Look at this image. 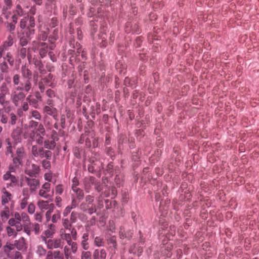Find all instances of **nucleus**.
<instances>
[{
	"instance_id": "nucleus-61",
	"label": "nucleus",
	"mask_w": 259,
	"mask_h": 259,
	"mask_svg": "<svg viewBox=\"0 0 259 259\" xmlns=\"http://www.w3.org/2000/svg\"><path fill=\"white\" fill-rule=\"evenodd\" d=\"M37 126V131L39 132V134L45 136L46 135V131L44 125L42 124H39Z\"/></svg>"
},
{
	"instance_id": "nucleus-48",
	"label": "nucleus",
	"mask_w": 259,
	"mask_h": 259,
	"mask_svg": "<svg viewBox=\"0 0 259 259\" xmlns=\"http://www.w3.org/2000/svg\"><path fill=\"white\" fill-rule=\"evenodd\" d=\"M52 253L54 259H64L63 254L60 250L52 251Z\"/></svg>"
},
{
	"instance_id": "nucleus-50",
	"label": "nucleus",
	"mask_w": 259,
	"mask_h": 259,
	"mask_svg": "<svg viewBox=\"0 0 259 259\" xmlns=\"http://www.w3.org/2000/svg\"><path fill=\"white\" fill-rule=\"evenodd\" d=\"M80 259H92V253L90 251H83L81 254Z\"/></svg>"
},
{
	"instance_id": "nucleus-40",
	"label": "nucleus",
	"mask_w": 259,
	"mask_h": 259,
	"mask_svg": "<svg viewBox=\"0 0 259 259\" xmlns=\"http://www.w3.org/2000/svg\"><path fill=\"white\" fill-rule=\"evenodd\" d=\"M23 230L28 236H30L32 231L31 222L29 224H24Z\"/></svg>"
},
{
	"instance_id": "nucleus-24",
	"label": "nucleus",
	"mask_w": 259,
	"mask_h": 259,
	"mask_svg": "<svg viewBox=\"0 0 259 259\" xmlns=\"http://www.w3.org/2000/svg\"><path fill=\"white\" fill-rule=\"evenodd\" d=\"M89 236V233L88 232H86L82 234L81 237V241L80 243L81 246L82 247V248L85 250H87L90 248V245L88 242Z\"/></svg>"
},
{
	"instance_id": "nucleus-57",
	"label": "nucleus",
	"mask_w": 259,
	"mask_h": 259,
	"mask_svg": "<svg viewBox=\"0 0 259 259\" xmlns=\"http://www.w3.org/2000/svg\"><path fill=\"white\" fill-rule=\"evenodd\" d=\"M47 160L46 159L42 161V166L45 169H50L51 166V162Z\"/></svg>"
},
{
	"instance_id": "nucleus-4",
	"label": "nucleus",
	"mask_w": 259,
	"mask_h": 259,
	"mask_svg": "<svg viewBox=\"0 0 259 259\" xmlns=\"http://www.w3.org/2000/svg\"><path fill=\"white\" fill-rule=\"evenodd\" d=\"M3 251L10 259H23L21 253L14 248V245L9 242L3 246Z\"/></svg>"
},
{
	"instance_id": "nucleus-38",
	"label": "nucleus",
	"mask_w": 259,
	"mask_h": 259,
	"mask_svg": "<svg viewBox=\"0 0 259 259\" xmlns=\"http://www.w3.org/2000/svg\"><path fill=\"white\" fill-rule=\"evenodd\" d=\"M94 244L98 247L103 246L104 244L103 237L101 236L96 237L94 239Z\"/></svg>"
},
{
	"instance_id": "nucleus-30",
	"label": "nucleus",
	"mask_w": 259,
	"mask_h": 259,
	"mask_svg": "<svg viewBox=\"0 0 259 259\" xmlns=\"http://www.w3.org/2000/svg\"><path fill=\"white\" fill-rule=\"evenodd\" d=\"M3 210H2L1 216L3 221H6L8 220L10 215V208L7 205L4 206Z\"/></svg>"
},
{
	"instance_id": "nucleus-2",
	"label": "nucleus",
	"mask_w": 259,
	"mask_h": 259,
	"mask_svg": "<svg viewBox=\"0 0 259 259\" xmlns=\"http://www.w3.org/2000/svg\"><path fill=\"white\" fill-rule=\"evenodd\" d=\"M18 118L15 113L7 109H0V121L2 124L9 123L14 125L16 124Z\"/></svg>"
},
{
	"instance_id": "nucleus-58",
	"label": "nucleus",
	"mask_w": 259,
	"mask_h": 259,
	"mask_svg": "<svg viewBox=\"0 0 259 259\" xmlns=\"http://www.w3.org/2000/svg\"><path fill=\"white\" fill-rule=\"evenodd\" d=\"M31 115L33 117H34L35 119L37 120H40L41 119V115L38 111L37 110H33L31 112Z\"/></svg>"
},
{
	"instance_id": "nucleus-26",
	"label": "nucleus",
	"mask_w": 259,
	"mask_h": 259,
	"mask_svg": "<svg viewBox=\"0 0 259 259\" xmlns=\"http://www.w3.org/2000/svg\"><path fill=\"white\" fill-rule=\"evenodd\" d=\"M17 22H15L14 20L12 19L11 22L8 21L6 23L7 29L11 34L14 33V31L16 28V25L17 24Z\"/></svg>"
},
{
	"instance_id": "nucleus-1",
	"label": "nucleus",
	"mask_w": 259,
	"mask_h": 259,
	"mask_svg": "<svg viewBox=\"0 0 259 259\" xmlns=\"http://www.w3.org/2000/svg\"><path fill=\"white\" fill-rule=\"evenodd\" d=\"M19 26L21 29L24 30L23 34H26L28 38L35 33V22L33 16L22 19L20 21Z\"/></svg>"
},
{
	"instance_id": "nucleus-53",
	"label": "nucleus",
	"mask_w": 259,
	"mask_h": 259,
	"mask_svg": "<svg viewBox=\"0 0 259 259\" xmlns=\"http://www.w3.org/2000/svg\"><path fill=\"white\" fill-rule=\"evenodd\" d=\"M93 183L94 184L96 190L98 192H101L103 189V185L101 184L100 182L94 181L93 182Z\"/></svg>"
},
{
	"instance_id": "nucleus-52",
	"label": "nucleus",
	"mask_w": 259,
	"mask_h": 259,
	"mask_svg": "<svg viewBox=\"0 0 259 259\" xmlns=\"http://www.w3.org/2000/svg\"><path fill=\"white\" fill-rule=\"evenodd\" d=\"M34 64L35 65V66L38 68V70H39V71L40 72H41V69L43 67V64L41 62V61L40 60H38L37 59H34Z\"/></svg>"
},
{
	"instance_id": "nucleus-49",
	"label": "nucleus",
	"mask_w": 259,
	"mask_h": 259,
	"mask_svg": "<svg viewBox=\"0 0 259 259\" xmlns=\"http://www.w3.org/2000/svg\"><path fill=\"white\" fill-rule=\"evenodd\" d=\"M6 231L7 235L9 237H11L12 236H16L17 235V232L15 231L14 229L12 228L11 227L8 226L6 228Z\"/></svg>"
},
{
	"instance_id": "nucleus-51",
	"label": "nucleus",
	"mask_w": 259,
	"mask_h": 259,
	"mask_svg": "<svg viewBox=\"0 0 259 259\" xmlns=\"http://www.w3.org/2000/svg\"><path fill=\"white\" fill-rule=\"evenodd\" d=\"M27 50L25 48L22 47L18 50V55L22 59L25 58L26 56Z\"/></svg>"
},
{
	"instance_id": "nucleus-12",
	"label": "nucleus",
	"mask_w": 259,
	"mask_h": 259,
	"mask_svg": "<svg viewBox=\"0 0 259 259\" xmlns=\"http://www.w3.org/2000/svg\"><path fill=\"white\" fill-rule=\"evenodd\" d=\"M9 89L5 82H3L0 87V104L6 105L8 101L6 100V96L9 94Z\"/></svg>"
},
{
	"instance_id": "nucleus-3",
	"label": "nucleus",
	"mask_w": 259,
	"mask_h": 259,
	"mask_svg": "<svg viewBox=\"0 0 259 259\" xmlns=\"http://www.w3.org/2000/svg\"><path fill=\"white\" fill-rule=\"evenodd\" d=\"M42 241L45 243L48 249L52 250L53 249H62L64 244L65 239L62 236V233H60V238H50L46 239L45 237H42Z\"/></svg>"
},
{
	"instance_id": "nucleus-56",
	"label": "nucleus",
	"mask_w": 259,
	"mask_h": 259,
	"mask_svg": "<svg viewBox=\"0 0 259 259\" xmlns=\"http://www.w3.org/2000/svg\"><path fill=\"white\" fill-rule=\"evenodd\" d=\"M48 37V33L45 31H41L38 35V39L45 41Z\"/></svg>"
},
{
	"instance_id": "nucleus-13",
	"label": "nucleus",
	"mask_w": 259,
	"mask_h": 259,
	"mask_svg": "<svg viewBox=\"0 0 259 259\" xmlns=\"http://www.w3.org/2000/svg\"><path fill=\"white\" fill-rule=\"evenodd\" d=\"M1 199V203L3 206H6L9 202H13V195L6 188L2 189Z\"/></svg>"
},
{
	"instance_id": "nucleus-5",
	"label": "nucleus",
	"mask_w": 259,
	"mask_h": 259,
	"mask_svg": "<svg viewBox=\"0 0 259 259\" xmlns=\"http://www.w3.org/2000/svg\"><path fill=\"white\" fill-rule=\"evenodd\" d=\"M69 230L70 231V233H66L64 229H61L60 231V233H62V237L65 239V241L68 244L71 246L72 248H74V247H76V244L77 243L73 241L76 240L77 238L76 230L75 228L71 227V230ZM73 249L74 248H73Z\"/></svg>"
},
{
	"instance_id": "nucleus-35",
	"label": "nucleus",
	"mask_w": 259,
	"mask_h": 259,
	"mask_svg": "<svg viewBox=\"0 0 259 259\" xmlns=\"http://www.w3.org/2000/svg\"><path fill=\"white\" fill-rule=\"evenodd\" d=\"M101 155L97 152H93L92 155L89 159L90 162H94V161H97V162H102L100 160Z\"/></svg>"
},
{
	"instance_id": "nucleus-10",
	"label": "nucleus",
	"mask_w": 259,
	"mask_h": 259,
	"mask_svg": "<svg viewBox=\"0 0 259 259\" xmlns=\"http://www.w3.org/2000/svg\"><path fill=\"white\" fill-rule=\"evenodd\" d=\"M4 181L8 182L6 183L7 188H14L17 186L18 178L15 176L12 175L10 171H7L3 176Z\"/></svg>"
},
{
	"instance_id": "nucleus-21",
	"label": "nucleus",
	"mask_w": 259,
	"mask_h": 259,
	"mask_svg": "<svg viewBox=\"0 0 259 259\" xmlns=\"http://www.w3.org/2000/svg\"><path fill=\"white\" fill-rule=\"evenodd\" d=\"M90 162V164L88 166V171L91 173H94L96 171H99L102 168V162Z\"/></svg>"
},
{
	"instance_id": "nucleus-8",
	"label": "nucleus",
	"mask_w": 259,
	"mask_h": 259,
	"mask_svg": "<svg viewBox=\"0 0 259 259\" xmlns=\"http://www.w3.org/2000/svg\"><path fill=\"white\" fill-rule=\"evenodd\" d=\"M40 170L41 169L39 165L28 161L25 166L24 173L26 175L25 176L37 177L40 174Z\"/></svg>"
},
{
	"instance_id": "nucleus-7",
	"label": "nucleus",
	"mask_w": 259,
	"mask_h": 259,
	"mask_svg": "<svg viewBox=\"0 0 259 259\" xmlns=\"http://www.w3.org/2000/svg\"><path fill=\"white\" fill-rule=\"evenodd\" d=\"M21 180L28 187L31 193L35 192L39 188L40 180L37 177L23 176Z\"/></svg>"
},
{
	"instance_id": "nucleus-55",
	"label": "nucleus",
	"mask_w": 259,
	"mask_h": 259,
	"mask_svg": "<svg viewBox=\"0 0 259 259\" xmlns=\"http://www.w3.org/2000/svg\"><path fill=\"white\" fill-rule=\"evenodd\" d=\"M61 218V215L59 211H58L56 213L53 215L52 217V221L53 223H57L58 220Z\"/></svg>"
},
{
	"instance_id": "nucleus-22",
	"label": "nucleus",
	"mask_w": 259,
	"mask_h": 259,
	"mask_svg": "<svg viewBox=\"0 0 259 259\" xmlns=\"http://www.w3.org/2000/svg\"><path fill=\"white\" fill-rule=\"evenodd\" d=\"M23 10L20 5H18L16 7V10L13 12V14L11 19L14 20L15 22H18V19L19 17L23 15Z\"/></svg>"
},
{
	"instance_id": "nucleus-36",
	"label": "nucleus",
	"mask_w": 259,
	"mask_h": 259,
	"mask_svg": "<svg viewBox=\"0 0 259 259\" xmlns=\"http://www.w3.org/2000/svg\"><path fill=\"white\" fill-rule=\"evenodd\" d=\"M37 205L41 210H47L49 208L50 205L47 201L39 200L37 202Z\"/></svg>"
},
{
	"instance_id": "nucleus-33",
	"label": "nucleus",
	"mask_w": 259,
	"mask_h": 259,
	"mask_svg": "<svg viewBox=\"0 0 259 259\" xmlns=\"http://www.w3.org/2000/svg\"><path fill=\"white\" fill-rule=\"evenodd\" d=\"M45 82L51 87H54L55 83H54V78L53 75L51 73H49L44 79Z\"/></svg>"
},
{
	"instance_id": "nucleus-15",
	"label": "nucleus",
	"mask_w": 259,
	"mask_h": 259,
	"mask_svg": "<svg viewBox=\"0 0 259 259\" xmlns=\"http://www.w3.org/2000/svg\"><path fill=\"white\" fill-rule=\"evenodd\" d=\"M72 248L71 246H70L69 244L67 243V245H64L63 247V256L64 255L66 259H69L71 258L72 256V253L75 254L76 253L78 249V244H76V247H74V248Z\"/></svg>"
},
{
	"instance_id": "nucleus-41",
	"label": "nucleus",
	"mask_w": 259,
	"mask_h": 259,
	"mask_svg": "<svg viewBox=\"0 0 259 259\" xmlns=\"http://www.w3.org/2000/svg\"><path fill=\"white\" fill-rule=\"evenodd\" d=\"M12 82L13 85L15 87V88L17 86H19V84H21V83H22L21 82L20 75L18 74H14L12 77Z\"/></svg>"
},
{
	"instance_id": "nucleus-39",
	"label": "nucleus",
	"mask_w": 259,
	"mask_h": 259,
	"mask_svg": "<svg viewBox=\"0 0 259 259\" xmlns=\"http://www.w3.org/2000/svg\"><path fill=\"white\" fill-rule=\"evenodd\" d=\"M119 235L121 239L130 238L131 237V234H128V235H126L124 228L123 226H121L119 228Z\"/></svg>"
},
{
	"instance_id": "nucleus-45",
	"label": "nucleus",
	"mask_w": 259,
	"mask_h": 259,
	"mask_svg": "<svg viewBox=\"0 0 259 259\" xmlns=\"http://www.w3.org/2000/svg\"><path fill=\"white\" fill-rule=\"evenodd\" d=\"M32 230L34 232L35 235H38L40 232V225L37 223H31Z\"/></svg>"
},
{
	"instance_id": "nucleus-14",
	"label": "nucleus",
	"mask_w": 259,
	"mask_h": 259,
	"mask_svg": "<svg viewBox=\"0 0 259 259\" xmlns=\"http://www.w3.org/2000/svg\"><path fill=\"white\" fill-rule=\"evenodd\" d=\"M22 128L17 126L13 129L11 137L12 138L14 145H17L18 143H20L22 141Z\"/></svg>"
},
{
	"instance_id": "nucleus-9",
	"label": "nucleus",
	"mask_w": 259,
	"mask_h": 259,
	"mask_svg": "<svg viewBox=\"0 0 259 259\" xmlns=\"http://www.w3.org/2000/svg\"><path fill=\"white\" fill-rule=\"evenodd\" d=\"M26 97V94L24 92L17 90L15 88L12 91L11 95V100L13 104L16 107H19L23 103Z\"/></svg>"
},
{
	"instance_id": "nucleus-18",
	"label": "nucleus",
	"mask_w": 259,
	"mask_h": 259,
	"mask_svg": "<svg viewBox=\"0 0 259 259\" xmlns=\"http://www.w3.org/2000/svg\"><path fill=\"white\" fill-rule=\"evenodd\" d=\"M56 232V226L53 224H51L49 225L48 228L46 230L43 234L45 236L41 235V238L42 237H45L46 239H49L50 238H52L54 236V234Z\"/></svg>"
},
{
	"instance_id": "nucleus-37",
	"label": "nucleus",
	"mask_w": 259,
	"mask_h": 259,
	"mask_svg": "<svg viewBox=\"0 0 259 259\" xmlns=\"http://www.w3.org/2000/svg\"><path fill=\"white\" fill-rule=\"evenodd\" d=\"M18 37L19 38V45L21 47L26 46L28 44V39H30L31 37V36L29 38L27 37L26 34L23 36L20 35Z\"/></svg>"
},
{
	"instance_id": "nucleus-64",
	"label": "nucleus",
	"mask_w": 259,
	"mask_h": 259,
	"mask_svg": "<svg viewBox=\"0 0 259 259\" xmlns=\"http://www.w3.org/2000/svg\"><path fill=\"white\" fill-rule=\"evenodd\" d=\"M96 211V205L95 204H91L86 212H87L88 213H89L90 214H92L93 213L95 212Z\"/></svg>"
},
{
	"instance_id": "nucleus-19",
	"label": "nucleus",
	"mask_w": 259,
	"mask_h": 259,
	"mask_svg": "<svg viewBox=\"0 0 259 259\" xmlns=\"http://www.w3.org/2000/svg\"><path fill=\"white\" fill-rule=\"evenodd\" d=\"M19 250L26 249L27 247L25 239L23 237H20L18 240H15L14 243L13 244Z\"/></svg>"
},
{
	"instance_id": "nucleus-42",
	"label": "nucleus",
	"mask_w": 259,
	"mask_h": 259,
	"mask_svg": "<svg viewBox=\"0 0 259 259\" xmlns=\"http://www.w3.org/2000/svg\"><path fill=\"white\" fill-rule=\"evenodd\" d=\"M13 158V163L15 166L18 167L20 165H22L23 163V159L15 156L14 154L13 157H11Z\"/></svg>"
},
{
	"instance_id": "nucleus-29",
	"label": "nucleus",
	"mask_w": 259,
	"mask_h": 259,
	"mask_svg": "<svg viewBox=\"0 0 259 259\" xmlns=\"http://www.w3.org/2000/svg\"><path fill=\"white\" fill-rule=\"evenodd\" d=\"M15 156L23 159L25 158L26 156V153L25 152L24 147L23 146H20L17 148L16 150Z\"/></svg>"
},
{
	"instance_id": "nucleus-16",
	"label": "nucleus",
	"mask_w": 259,
	"mask_h": 259,
	"mask_svg": "<svg viewBox=\"0 0 259 259\" xmlns=\"http://www.w3.org/2000/svg\"><path fill=\"white\" fill-rule=\"evenodd\" d=\"M5 154L7 156H10V157H13L14 152L13 149L15 148L16 145H14L11 142V140L10 138H7L5 141Z\"/></svg>"
},
{
	"instance_id": "nucleus-34",
	"label": "nucleus",
	"mask_w": 259,
	"mask_h": 259,
	"mask_svg": "<svg viewBox=\"0 0 259 259\" xmlns=\"http://www.w3.org/2000/svg\"><path fill=\"white\" fill-rule=\"evenodd\" d=\"M13 44V39L12 37L10 35L8 36L7 40L4 41L1 46L8 51H9L10 47H11Z\"/></svg>"
},
{
	"instance_id": "nucleus-20",
	"label": "nucleus",
	"mask_w": 259,
	"mask_h": 259,
	"mask_svg": "<svg viewBox=\"0 0 259 259\" xmlns=\"http://www.w3.org/2000/svg\"><path fill=\"white\" fill-rule=\"evenodd\" d=\"M107 252L105 249H96L93 253V259H106Z\"/></svg>"
},
{
	"instance_id": "nucleus-43",
	"label": "nucleus",
	"mask_w": 259,
	"mask_h": 259,
	"mask_svg": "<svg viewBox=\"0 0 259 259\" xmlns=\"http://www.w3.org/2000/svg\"><path fill=\"white\" fill-rule=\"evenodd\" d=\"M73 191L75 193L76 198L78 200H81L84 197V193L83 191L80 188L75 189Z\"/></svg>"
},
{
	"instance_id": "nucleus-11",
	"label": "nucleus",
	"mask_w": 259,
	"mask_h": 259,
	"mask_svg": "<svg viewBox=\"0 0 259 259\" xmlns=\"http://www.w3.org/2000/svg\"><path fill=\"white\" fill-rule=\"evenodd\" d=\"M8 62L11 66L14 65V60L12 55L10 52H7L5 57H4V61L0 63V69L3 73L7 72L8 71Z\"/></svg>"
},
{
	"instance_id": "nucleus-32",
	"label": "nucleus",
	"mask_w": 259,
	"mask_h": 259,
	"mask_svg": "<svg viewBox=\"0 0 259 259\" xmlns=\"http://www.w3.org/2000/svg\"><path fill=\"white\" fill-rule=\"evenodd\" d=\"M44 147L45 148L50 150H53L55 149L56 143L52 140L47 139L44 141Z\"/></svg>"
},
{
	"instance_id": "nucleus-23",
	"label": "nucleus",
	"mask_w": 259,
	"mask_h": 259,
	"mask_svg": "<svg viewBox=\"0 0 259 259\" xmlns=\"http://www.w3.org/2000/svg\"><path fill=\"white\" fill-rule=\"evenodd\" d=\"M21 72L23 79L31 80L32 73L28 67L23 66L21 68Z\"/></svg>"
},
{
	"instance_id": "nucleus-59",
	"label": "nucleus",
	"mask_w": 259,
	"mask_h": 259,
	"mask_svg": "<svg viewBox=\"0 0 259 259\" xmlns=\"http://www.w3.org/2000/svg\"><path fill=\"white\" fill-rule=\"evenodd\" d=\"M41 189H44L46 191L48 192L49 193L51 190V184L49 183L46 182L44 183L41 186Z\"/></svg>"
},
{
	"instance_id": "nucleus-62",
	"label": "nucleus",
	"mask_w": 259,
	"mask_h": 259,
	"mask_svg": "<svg viewBox=\"0 0 259 259\" xmlns=\"http://www.w3.org/2000/svg\"><path fill=\"white\" fill-rule=\"evenodd\" d=\"M55 191H56V194H59V195H61L63 193V191H64L63 186L62 185H57L56 187Z\"/></svg>"
},
{
	"instance_id": "nucleus-47",
	"label": "nucleus",
	"mask_w": 259,
	"mask_h": 259,
	"mask_svg": "<svg viewBox=\"0 0 259 259\" xmlns=\"http://www.w3.org/2000/svg\"><path fill=\"white\" fill-rule=\"evenodd\" d=\"M21 221L24 224H29L30 223V218L28 215L24 212L21 213Z\"/></svg>"
},
{
	"instance_id": "nucleus-28",
	"label": "nucleus",
	"mask_w": 259,
	"mask_h": 259,
	"mask_svg": "<svg viewBox=\"0 0 259 259\" xmlns=\"http://www.w3.org/2000/svg\"><path fill=\"white\" fill-rule=\"evenodd\" d=\"M48 251L47 249L41 245H38L36 248V253L39 257H44Z\"/></svg>"
},
{
	"instance_id": "nucleus-25",
	"label": "nucleus",
	"mask_w": 259,
	"mask_h": 259,
	"mask_svg": "<svg viewBox=\"0 0 259 259\" xmlns=\"http://www.w3.org/2000/svg\"><path fill=\"white\" fill-rule=\"evenodd\" d=\"M23 195L24 196V197L21 200L20 204V207L22 209H24L26 207L28 204V200L29 197L27 190H23Z\"/></svg>"
},
{
	"instance_id": "nucleus-27",
	"label": "nucleus",
	"mask_w": 259,
	"mask_h": 259,
	"mask_svg": "<svg viewBox=\"0 0 259 259\" xmlns=\"http://www.w3.org/2000/svg\"><path fill=\"white\" fill-rule=\"evenodd\" d=\"M40 48L39 49V55L41 58H44L48 52V45L46 42H41L39 44Z\"/></svg>"
},
{
	"instance_id": "nucleus-60",
	"label": "nucleus",
	"mask_w": 259,
	"mask_h": 259,
	"mask_svg": "<svg viewBox=\"0 0 259 259\" xmlns=\"http://www.w3.org/2000/svg\"><path fill=\"white\" fill-rule=\"evenodd\" d=\"M77 212L75 211H72L70 215V222L72 223H74L76 221L77 217Z\"/></svg>"
},
{
	"instance_id": "nucleus-6",
	"label": "nucleus",
	"mask_w": 259,
	"mask_h": 259,
	"mask_svg": "<svg viewBox=\"0 0 259 259\" xmlns=\"http://www.w3.org/2000/svg\"><path fill=\"white\" fill-rule=\"evenodd\" d=\"M31 153L35 157L41 159L45 157L49 160L51 159L52 156V153L51 151L45 150L43 147H39L36 145L32 146Z\"/></svg>"
},
{
	"instance_id": "nucleus-44",
	"label": "nucleus",
	"mask_w": 259,
	"mask_h": 259,
	"mask_svg": "<svg viewBox=\"0 0 259 259\" xmlns=\"http://www.w3.org/2000/svg\"><path fill=\"white\" fill-rule=\"evenodd\" d=\"M72 224L67 218L62 219V225L65 229L71 230Z\"/></svg>"
},
{
	"instance_id": "nucleus-63",
	"label": "nucleus",
	"mask_w": 259,
	"mask_h": 259,
	"mask_svg": "<svg viewBox=\"0 0 259 259\" xmlns=\"http://www.w3.org/2000/svg\"><path fill=\"white\" fill-rule=\"evenodd\" d=\"M35 206L33 203H30L28 206V211L29 213L32 214L35 212Z\"/></svg>"
},
{
	"instance_id": "nucleus-54",
	"label": "nucleus",
	"mask_w": 259,
	"mask_h": 259,
	"mask_svg": "<svg viewBox=\"0 0 259 259\" xmlns=\"http://www.w3.org/2000/svg\"><path fill=\"white\" fill-rule=\"evenodd\" d=\"M91 204H89V203L86 202H83L81 203L79 206L80 209L83 211H87L89 207L91 206Z\"/></svg>"
},
{
	"instance_id": "nucleus-46",
	"label": "nucleus",
	"mask_w": 259,
	"mask_h": 259,
	"mask_svg": "<svg viewBox=\"0 0 259 259\" xmlns=\"http://www.w3.org/2000/svg\"><path fill=\"white\" fill-rule=\"evenodd\" d=\"M38 194L40 196L45 198V199H48L50 197H52L53 195H50L49 194V192L47 191H46L44 189H40L39 190ZM52 194H53V192H52Z\"/></svg>"
},
{
	"instance_id": "nucleus-31",
	"label": "nucleus",
	"mask_w": 259,
	"mask_h": 259,
	"mask_svg": "<svg viewBox=\"0 0 259 259\" xmlns=\"http://www.w3.org/2000/svg\"><path fill=\"white\" fill-rule=\"evenodd\" d=\"M44 112L49 115L55 117L57 115V109L53 107L45 106L44 108Z\"/></svg>"
},
{
	"instance_id": "nucleus-17",
	"label": "nucleus",
	"mask_w": 259,
	"mask_h": 259,
	"mask_svg": "<svg viewBox=\"0 0 259 259\" xmlns=\"http://www.w3.org/2000/svg\"><path fill=\"white\" fill-rule=\"evenodd\" d=\"M24 81L21 83V85L17 86V90L24 92H29L32 89L31 80L23 79Z\"/></svg>"
}]
</instances>
